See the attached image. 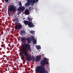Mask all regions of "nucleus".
I'll list each match as a JSON object with an SVG mask.
<instances>
[{"instance_id":"14","label":"nucleus","mask_w":73,"mask_h":73,"mask_svg":"<svg viewBox=\"0 0 73 73\" xmlns=\"http://www.w3.org/2000/svg\"><path fill=\"white\" fill-rule=\"evenodd\" d=\"M26 38L25 37H22L21 38V40L22 42H23L24 41H25L26 40Z\"/></svg>"},{"instance_id":"24","label":"nucleus","mask_w":73,"mask_h":73,"mask_svg":"<svg viewBox=\"0 0 73 73\" xmlns=\"http://www.w3.org/2000/svg\"><path fill=\"white\" fill-rule=\"evenodd\" d=\"M18 22L19 21H15V25H17L18 24Z\"/></svg>"},{"instance_id":"30","label":"nucleus","mask_w":73,"mask_h":73,"mask_svg":"<svg viewBox=\"0 0 73 73\" xmlns=\"http://www.w3.org/2000/svg\"><path fill=\"white\" fill-rule=\"evenodd\" d=\"M0 37H1V36H0Z\"/></svg>"},{"instance_id":"6","label":"nucleus","mask_w":73,"mask_h":73,"mask_svg":"<svg viewBox=\"0 0 73 73\" xmlns=\"http://www.w3.org/2000/svg\"><path fill=\"white\" fill-rule=\"evenodd\" d=\"M22 28V26L21 25H17L15 27V29L17 30H20Z\"/></svg>"},{"instance_id":"7","label":"nucleus","mask_w":73,"mask_h":73,"mask_svg":"<svg viewBox=\"0 0 73 73\" xmlns=\"http://www.w3.org/2000/svg\"><path fill=\"white\" fill-rule=\"evenodd\" d=\"M28 26L29 27H35V25L31 21H29L28 23Z\"/></svg>"},{"instance_id":"27","label":"nucleus","mask_w":73,"mask_h":73,"mask_svg":"<svg viewBox=\"0 0 73 73\" xmlns=\"http://www.w3.org/2000/svg\"><path fill=\"white\" fill-rule=\"evenodd\" d=\"M5 2L6 3H7L9 2V0H5Z\"/></svg>"},{"instance_id":"28","label":"nucleus","mask_w":73,"mask_h":73,"mask_svg":"<svg viewBox=\"0 0 73 73\" xmlns=\"http://www.w3.org/2000/svg\"><path fill=\"white\" fill-rule=\"evenodd\" d=\"M3 57H6L7 56L5 55H3Z\"/></svg>"},{"instance_id":"1","label":"nucleus","mask_w":73,"mask_h":73,"mask_svg":"<svg viewBox=\"0 0 73 73\" xmlns=\"http://www.w3.org/2000/svg\"><path fill=\"white\" fill-rule=\"evenodd\" d=\"M47 60V58L44 57L43 60H41L40 64L42 66L36 67L35 68L36 73H48V71L45 70L44 68L46 64H48Z\"/></svg>"},{"instance_id":"2","label":"nucleus","mask_w":73,"mask_h":73,"mask_svg":"<svg viewBox=\"0 0 73 73\" xmlns=\"http://www.w3.org/2000/svg\"><path fill=\"white\" fill-rule=\"evenodd\" d=\"M27 48L29 50H30V52H31L32 51L31 46H30V44L28 43L27 44L24 43L23 44L22 49L20 50L21 52L20 53V55H22V53H24L25 55H28L27 50L26 49Z\"/></svg>"},{"instance_id":"3","label":"nucleus","mask_w":73,"mask_h":73,"mask_svg":"<svg viewBox=\"0 0 73 73\" xmlns=\"http://www.w3.org/2000/svg\"><path fill=\"white\" fill-rule=\"evenodd\" d=\"M9 11H14L15 12L16 11V7L14 5H11L10 6V8L9 9H8Z\"/></svg>"},{"instance_id":"17","label":"nucleus","mask_w":73,"mask_h":73,"mask_svg":"<svg viewBox=\"0 0 73 73\" xmlns=\"http://www.w3.org/2000/svg\"><path fill=\"white\" fill-rule=\"evenodd\" d=\"M25 56L24 55H21V58L22 60L24 59L25 58Z\"/></svg>"},{"instance_id":"19","label":"nucleus","mask_w":73,"mask_h":73,"mask_svg":"<svg viewBox=\"0 0 73 73\" xmlns=\"http://www.w3.org/2000/svg\"><path fill=\"white\" fill-rule=\"evenodd\" d=\"M30 4V3H29V2H27L26 3V5H25L26 6H27V7L29 6V5Z\"/></svg>"},{"instance_id":"22","label":"nucleus","mask_w":73,"mask_h":73,"mask_svg":"<svg viewBox=\"0 0 73 73\" xmlns=\"http://www.w3.org/2000/svg\"><path fill=\"white\" fill-rule=\"evenodd\" d=\"M15 19L16 21H19L17 17H15Z\"/></svg>"},{"instance_id":"23","label":"nucleus","mask_w":73,"mask_h":73,"mask_svg":"<svg viewBox=\"0 0 73 73\" xmlns=\"http://www.w3.org/2000/svg\"><path fill=\"white\" fill-rule=\"evenodd\" d=\"M19 5L20 7L22 6L21 3V1H20L19 3Z\"/></svg>"},{"instance_id":"32","label":"nucleus","mask_w":73,"mask_h":73,"mask_svg":"<svg viewBox=\"0 0 73 73\" xmlns=\"http://www.w3.org/2000/svg\"><path fill=\"white\" fill-rule=\"evenodd\" d=\"M1 47H2V46H1Z\"/></svg>"},{"instance_id":"31","label":"nucleus","mask_w":73,"mask_h":73,"mask_svg":"<svg viewBox=\"0 0 73 73\" xmlns=\"http://www.w3.org/2000/svg\"><path fill=\"white\" fill-rule=\"evenodd\" d=\"M14 58H16V57H15Z\"/></svg>"},{"instance_id":"20","label":"nucleus","mask_w":73,"mask_h":73,"mask_svg":"<svg viewBox=\"0 0 73 73\" xmlns=\"http://www.w3.org/2000/svg\"><path fill=\"white\" fill-rule=\"evenodd\" d=\"M27 18L29 21H31L33 20L30 17H28Z\"/></svg>"},{"instance_id":"13","label":"nucleus","mask_w":73,"mask_h":73,"mask_svg":"<svg viewBox=\"0 0 73 73\" xmlns=\"http://www.w3.org/2000/svg\"><path fill=\"white\" fill-rule=\"evenodd\" d=\"M31 38L30 37H28L27 38V40L28 42V43H31Z\"/></svg>"},{"instance_id":"5","label":"nucleus","mask_w":73,"mask_h":73,"mask_svg":"<svg viewBox=\"0 0 73 73\" xmlns=\"http://www.w3.org/2000/svg\"><path fill=\"white\" fill-rule=\"evenodd\" d=\"M26 57V59L28 61H32V58L31 55H25Z\"/></svg>"},{"instance_id":"29","label":"nucleus","mask_w":73,"mask_h":73,"mask_svg":"<svg viewBox=\"0 0 73 73\" xmlns=\"http://www.w3.org/2000/svg\"><path fill=\"white\" fill-rule=\"evenodd\" d=\"M23 19H25V18H23Z\"/></svg>"},{"instance_id":"16","label":"nucleus","mask_w":73,"mask_h":73,"mask_svg":"<svg viewBox=\"0 0 73 73\" xmlns=\"http://www.w3.org/2000/svg\"><path fill=\"white\" fill-rule=\"evenodd\" d=\"M25 13L26 15H29V11L28 10H26L25 11Z\"/></svg>"},{"instance_id":"10","label":"nucleus","mask_w":73,"mask_h":73,"mask_svg":"<svg viewBox=\"0 0 73 73\" xmlns=\"http://www.w3.org/2000/svg\"><path fill=\"white\" fill-rule=\"evenodd\" d=\"M29 22V21H28L24 20L23 21V23L25 25H28Z\"/></svg>"},{"instance_id":"26","label":"nucleus","mask_w":73,"mask_h":73,"mask_svg":"<svg viewBox=\"0 0 73 73\" xmlns=\"http://www.w3.org/2000/svg\"><path fill=\"white\" fill-rule=\"evenodd\" d=\"M28 3H31V0H27Z\"/></svg>"},{"instance_id":"9","label":"nucleus","mask_w":73,"mask_h":73,"mask_svg":"<svg viewBox=\"0 0 73 73\" xmlns=\"http://www.w3.org/2000/svg\"><path fill=\"white\" fill-rule=\"evenodd\" d=\"M32 38H33V44H36L37 42L36 40L35 39V38L33 36H32Z\"/></svg>"},{"instance_id":"25","label":"nucleus","mask_w":73,"mask_h":73,"mask_svg":"<svg viewBox=\"0 0 73 73\" xmlns=\"http://www.w3.org/2000/svg\"><path fill=\"white\" fill-rule=\"evenodd\" d=\"M29 10L31 11V10L33 9V7H29Z\"/></svg>"},{"instance_id":"11","label":"nucleus","mask_w":73,"mask_h":73,"mask_svg":"<svg viewBox=\"0 0 73 73\" xmlns=\"http://www.w3.org/2000/svg\"><path fill=\"white\" fill-rule=\"evenodd\" d=\"M21 35L22 36H23V35H26V33L25 31L24 30H22L21 31Z\"/></svg>"},{"instance_id":"21","label":"nucleus","mask_w":73,"mask_h":73,"mask_svg":"<svg viewBox=\"0 0 73 73\" xmlns=\"http://www.w3.org/2000/svg\"><path fill=\"white\" fill-rule=\"evenodd\" d=\"M35 32L33 31H30V33L32 34V35H34Z\"/></svg>"},{"instance_id":"12","label":"nucleus","mask_w":73,"mask_h":73,"mask_svg":"<svg viewBox=\"0 0 73 73\" xmlns=\"http://www.w3.org/2000/svg\"><path fill=\"white\" fill-rule=\"evenodd\" d=\"M36 59L37 61H39L40 60L41 58L40 57H39L38 55H37V57L36 58Z\"/></svg>"},{"instance_id":"15","label":"nucleus","mask_w":73,"mask_h":73,"mask_svg":"<svg viewBox=\"0 0 73 73\" xmlns=\"http://www.w3.org/2000/svg\"><path fill=\"white\" fill-rule=\"evenodd\" d=\"M36 47L37 49L39 50L41 48V46L39 45H37L36 46Z\"/></svg>"},{"instance_id":"8","label":"nucleus","mask_w":73,"mask_h":73,"mask_svg":"<svg viewBox=\"0 0 73 73\" xmlns=\"http://www.w3.org/2000/svg\"><path fill=\"white\" fill-rule=\"evenodd\" d=\"M39 0H31V3L32 5L33 6L34 5V4L35 3H38Z\"/></svg>"},{"instance_id":"4","label":"nucleus","mask_w":73,"mask_h":73,"mask_svg":"<svg viewBox=\"0 0 73 73\" xmlns=\"http://www.w3.org/2000/svg\"><path fill=\"white\" fill-rule=\"evenodd\" d=\"M25 8L24 6L20 7L18 9V11H19V13L20 14L21 12L23 11L25 9Z\"/></svg>"},{"instance_id":"18","label":"nucleus","mask_w":73,"mask_h":73,"mask_svg":"<svg viewBox=\"0 0 73 73\" xmlns=\"http://www.w3.org/2000/svg\"><path fill=\"white\" fill-rule=\"evenodd\" d=\"M32 60H33V61H35V58L34 56H32Z\"/></svg>"}]
</instances>
